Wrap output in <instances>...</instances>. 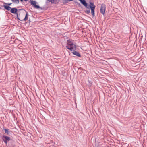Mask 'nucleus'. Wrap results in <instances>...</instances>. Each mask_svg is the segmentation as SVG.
Segmentation results:
<instances>
[{
    "mask_svg": "<svg viewBox=\"0 0 147 147\" xmlns=\"http://www.w3.org/2000/svg\"><path fill=\"white\" fill-rule=\"evenodd\" d=\"M2 138L3 140L6 144H7L8 141L11 140L10 137L4 135L2 136Z\"/></svg>",
    "mask_w": 147,
    "mask_h": 147,
    "instance_id": "nucleus-3",
    "label": "nucleus"
},
{
    "mask_svg": "<svg viewBox=\"0 0 147 147\" xmlns=\"http://www.w3.org/2000/svg\"><path fill=\"white\" fill-rule=\"evenodd\" d=\"M72 53L74 55L79 57H81V55L77 51H74L72 52Z\"/></svg>",
    "mask_w": 147,
    "mask_h": 147,
    "instance_id": "nucleus-8",
    "label": "nucleus"
},
{
    "mask_svg": "<svg viewBox=\"0 0 147 147\" xmlns=\"http://www.w3.org/2000/svg\"><path fill=\"white\" fill-rule=\"evenodd\" d=\"M49 2H51L52 3L57 4L58 3L60 0H47Z\"/></svg>",
    "mask_w": 147,
    "mask_h": 147,
    "instance_id": "nucleus-7",
    "label": "nucleus"
},
{
    "mask_svg": "<svg viewBox=\"0 0 147 147\" xmlns=\"http://www.w3.org/2000/svg\"><path fill=\"white\" fill-rule=\"evenodd\" d=\"M76 4L77 5H78L79 6H80L81 5L79 3H78V2L77 3V4Z\"/></svg>",
    "mask_w": 147,
    "mask_h": 147,
    "instance_id": "nucleus-17",
    "label": "nucleus"
},
{
    "mask_svg": "<svg viewBox=\"0 0 147 147\" xmlns=\"http://www.w3.org/2000/svg\"><path fill=\"white\" fill-rule=\"evenodd\" d=\"M3 3L7 5H8L7 6H9L10 5L12 4V3H6L5 2H3Z\"/></svg>",
    "mask_w": 147,
    "mask_h": 147,
    "instance_id": "nucleus-15",
    "label": "nucleus"
},
{
    "mask_svg": "<svg viewBox=\"0 0 147 147\" xmlns=\"http://www.w3.org/2000/svg\"><path fill=\"white\" fill-rule=\"evenodd\" d=\"M16 14V15L17 19L20 20H21L20 19V18H19L18 17V13H17V14Z\"/></svg>",
    "mask_w": 147,
    "mask_h": 147,
    "instance_id": "nucleus-16",
    "label": "nucleus"
},
{
    "mask_svg": "<svg viewBox=\"0 0 147 147\" xmlns=\"http://www.w3.org/2000/svg\"><path fill=\"white\" fill-rule=\"evenodd\" d=\"M9 145L10 147H15V145L14 144V141L9 142Z\"/></svg>",
    "mask_w": 147,
    "mask_h": 147,
    "instance_id": "nucleus-9",
    "label": "nucleus"
},
{
    "mask_svg": "<svg viewBox=\"0 0 147 147\" xmlns=\"http://www.w3.org/2000/svg\"><path fill=\"white\" fill-rule=\"evenodd\" d=\"M26 12V15L25 16L24 18L22 20H20V21H26L28 19V16H29L28 13L27 12L26 10H25Z\"/></svg>",
    "mask_w": 147,
    "mask_h": 147,
    "instance_id": "nucleus-6",
    "label": "nucleus"
},
{
    "mask_svg": "<svg viewBox=\"0 0 147 147\" xmlns=\"http://www.w3.org/2000/svg\"><path fill=\"white\" fill-rule=\"evenodd\" d=\"M30 22V19L29 20V22Z\"/></svg>",
    "mask_w": 147,
    "mask_h": 147,
    "instance_id": "nucleus-22",
    "label": "nucleus"
},
{
    "mask_svg": "<svg viewBox=\"0 0 147 147\" xmlns=\"http://www.w3.org/2000/svg\"><path fill=\"white\" fill-rule=\"evenodd\" d=\"M105 10L106 5L105 4L103 3L101 4L100 9V13L104 15L105 13Z\"/></svg>",
    "mask_w": 147,
    "mask_h": 147,
    "instance_id": "nucleus-4",
    "label": "nucleus"
},
{
    "mask_svg": "<svg viewBox=\"0 0 147 147\" xmlns=\"http://www.w3.org/2000/svg\"><path fill=\"white\" fill-rule=\"evenodd\" d=\"M66 48L71 51H74L76 50L77 47L76 45L74 44L71 40H68L67 41Z\"/></svg>",
    "mask_w": 147,
    "mask_h": 147,
    "instance_id": "nucleus-2",
    "label": "nucleus"
},
{
    "mask_svg": "<svg viewBox=\"0 0 147 147\" xmlns=\"http://www.w3.org/2000/svg\"><path fill=\"white\" fill-rule=\"evenodd\" d=\"M21 2H22L23 1V0H20Z\"/></svg>",
    "mask_w": 147,
    "mask_h": 147,
    "instance_id": "nucleus-18",
    "label": "nucleus"
},
{
    "mask_svg": "<svg viewBox=\"0 0 147 147\" xmlns=\"http://www.w3.org/2000/svg\"><path fill=\"white\" fill-rule=\"evenodd\" d=\"M86 8L89 9L90 8L91 10V13L92 16L94 17L95 16L94 10L96 6L93 2H90L89 4L88 5L85 0H78Z\"/></svg>",
    "mask_w": 147,
    "mask_h": 147,
    "instance_id": "nucleus-1",
    "label": "nucleus"
},
{
    "mask_svg": "<svg viewBox=\"0 0 147 147\" xmlns=\"http://www.w3.org/2000/svg\"><path fill=\"white\" fill-rule=\"evenodd\" d=\"M12 2L15 4H18L20 3L19 0H11Z\"/></svg>",
    "mask_w": 147,
    "mask_h": 147,
    "instance_id": "nucleus-11",
    "label": "nucleus"
},
{
    "mask_svg": "<svg viewBox=\"0 0 147 147\" xmlns=\"http://www.w3.org/2000/svg\"><path fill=\"white\" fill-rule=\"evenodd\" d=\"M74 2H75L76 3V4H77V2L76 1H74Z\"/></svg>",
    "mask_w": 147,
    "mask_h": 147,
    "instance_id": "nucleus-19",
    "label": "nucleus"
},
{
    "mask_svg": "<svg viewBox=\"0 0 147 147\" xmlns=\"http://www.w3.org/2000/svg\"><path fill=\"white\" fill-rule=\"evenodd\" d=\"M28 0H24V1H28Z\"/></svg>",
    "mask_w": 147,
    "mask_h": 147,
    "instance_id": "nucleus-20",
    "label": "nucleus"
},
{
    "mask_svg": "<svg viewBox=\"0 0 147 147\" xmlns=\"http://www.w3.org/2000/svg\"><path fill=\"white\" fill-rule=\"evenodd\" d=\"M73 0H63V4H66V3H68L69 1H72Z\"/></svg>",
    "mask_w": 147,
    "mask_h": 147,
    "instance_id": "nucleus-13",
    "label": "nucleus"
},
{
    "mask_svg": "<svg viewBox=\"0 0 147 147\" xmlns=\"http://www.w3.org/2000/svg\"><path fill=\"white\" fill-rule=\"evenodd\" d=\"M23 9H19V10H22Z\"/></svg>",
    "mask_w": 147,
    "mask_h": 147,
    "instance_id": "nucleus-21",
    "label": "nucleus"
},
{
    "mask_svg": "<svg viewBox=\"0 0 147 147\" xmlns=\"http://www.w3.org/2000/svg\"><path fill=\"white\" fill-rule=\"evenodd\" d=\"M18 10L16 8H11L10 10V12L13 14H17Z\"/></svg>",
    "mask_w": 147,
    "mask_h": 147,
    "instance_id": "nucleus-5",
    "label": "nucleus"
},
{
    "mask_svg": "<svg viewBox=\"0 0 147 147\" xmlns=\"http://www.w3.org/2000/svg\"><path fill=\"white\" fill-rule=\"evenodd\" d=\"M5 130V133L7 135H9V133H10V132L9 131V129H4Z\"/></svg>",
    "mask_w": 147,
    "mask_h": 147,
    "instance_id": "nucleus-12",
    "label": "nucleus"
},
{
    "mask_svg": "<svg viewBox=\"0 0 147 147\" xmlns=\"http://www.w3.org/2000/svg\"><path fill=\"white\" fill-rule=\"evenodd\" d=\"M3 7H4V8L5 9H6V10H7V11H9L10 10H11V7L9 6L4 5L3 6Z\"/></svg>",
    "mask_w": 147,
    "mask_h": 147,
    "instance_id": "nucleus-10",
    "label": "nucleus"
},
{
    "mask_svg": "<svg viewBox=\"0 0 147 147\" xmlns=\"http://www.w3.org/2000/svg\"><path fill=\"white\" fill-rule=\"evenodd\" d=\"M84 12L88 14H89L90 13V9L85 10Z\"/></svg>",
    "mask_w": 147,
    "mask_h": 147,
    "instance_id": "nucleus-14",
    "label": "nucleus"
}]
</instances>
